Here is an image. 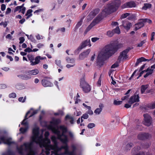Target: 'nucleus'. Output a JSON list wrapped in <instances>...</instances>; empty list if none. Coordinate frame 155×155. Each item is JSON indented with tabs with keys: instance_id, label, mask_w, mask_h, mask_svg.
<instances>
[{
	"instance_id": "1",
	"label": "nucleus",
	"mask_w": 155,
	"mask_h": 155,
	"mask_svg": "<svg viewBox=\"0 0 155 155\" xmlns=\"http://www.w3.org/2000/svg\"><path fill=\"white\" fill-rule=\"evenodd\" d=\"M123 47V45L114 41L106 45L104 52L99 53L97 59V65L102 67L104 63L107 58H109L114 54L118 50Z\"/></svg>"
},
{
	"instance_id": "2",
	"label": "nucleus",
	"mask_w": 155,
	"mask_h": 155,
	"mask_svg": "<svg viewBox=\"0 0 155 155\" xmlns=\"http://www.w3.org/2000/svg\"><path fill=\"white\" fill-rule=\"evenodd\" d=\"M120 5L121 1L120 0H115L111 3L107 4L106 7L90 24V26L92 28L98 24L104 18L115 12L118 9Z\"/></svg>"
},
{
	"instance_id": "3",
	"label": "nucleus",
	"mask_w": 155,
	"mask_h": 155,
	"mask_svg": "<svg viewBox=\"0 0 155 155\" xmlns=\"http://www.w3.org/2000/svg\"><path fill=\"white\" fill-rule=\"evenodd\" d=\"M85 77L84 76L80 80V86L83 91L86 93L89 92L91 90L90 85L85 81Z\"/></svg>"
},
{
	"instance_id": "4",
	"label": "nucleus",
	"mask_w": 155,
	"mask_h": 155,
	"mask_svg": "<svg viewBox=\"0 0 155 155\" xmlns=\"http://www.w3.org/2000/svg\"><path fill=\"white\" fill-rule=\"evenodd\" d=\"M140 149L141 147L139 146L134 147L132 150V155H152L149 152L146 153L143 151L138 152Z\"/></svg>"
},
{
	"instance_id": "5",
	"label": "nucleus",
	"mask_w": 155,
	"mask_h": 155,
	"mask_svg": "<svg viewBox=\"0 0 155 155\" xmlns=\"http://www.w3.org/2000/svg\"><path fill=\"white\" fill-rule=\"evenodd\" d=\"M32 133L33 135L31 137L32 141L36 143H38V141L39 140L38 137L39 128L37 127L34 128L32 130Z\"/></svg>"
},
{
	"instance_id": "6",
	"label": "nucleus",
	"mask_w": 155,
	"mask_h": 155,
	"mask_svg": "<svg viewBox=\"0 0 155 155\" xmlns=\"http://www.w3.org/2000/svg\"><path fill=\"white\" fill-rule=\"evenodd\" d=\"M131 49V48L129 47L120 53V55L117 58V61L119 62H120L122 60H123L128 58L127 54Z\"/></svg>"
},
{
	"instance_id": "7",
	"label": "nucleus",
	"mask_w": 155,
	"mask_h": 155,
	"mask_svg": "<svg viewBox=\"0 0 155 155\" xmlns=\"http://www.w3.org/2000/svg\"><path fill=\"white\" fill-rule=\"evenodd\" d=\"M87 46H89V47L91 46L90 39L86 40L82 42L80 46L75 51V53L78 54L82 49L85 47Z\"/></svg>"
},
{
	"instance_id": "8",
	"label": "nucleus",
	"mask_w": 155,
	"mask_h": 155,
	"mask_svg": "<svg viewBox=\"0 0 155 155\" xmlns=\"http://www.w3.org/2000/svg\"><path fill=\"white\" fill-rule=\"evenodd\" d=\"M151 137V134L149 133L142 132L138 134L137 138L140 140H145L149 139Z\"/></svg>"
},
{
	"instance_id": "9",
	"label": "nucleus",
	"mask_w": 155,
	"mask_h": 155,
	"mask_svg": "<svg viewBox=\"0 0 155 155\" xmlns=\"http://www.w3.org/2000/svg\"><path fill=\"white\" fill-rule=\"evenodd\" d=\"M66 133L62 132L61 134L60 133L58 137V139L62 143H66L68 142V136L65 134Z\"/></svg>"
},
{
	"instance_id": "10",
	"label": "nucleus",
	"mask_w": 155,
	"mask_h": 155,
	"mask_svg": "<svg viewBox=\"0 0 155 155\" xmlns=\"http://www.w3.org/2000/svg\"><path fill=\"white\" fill-rule=\"evenodd\" d=\"M51 79L49 77H45L44 78L41 80V84L44 87H52L53 86V84L49 80Z\"/></svg>"
},
{
	"instance_id": "11",
	"label": "nucleus",
	"mask_w": 155,
	"mask_h": 155,
	"mask_svg": "<svg viewBox=\"0 0 155 155\" xmlns=\"http://www.w3.org/2000/svg\"><path fill=\"white\" fill-rule=\"evenodd\" d=\"M139 101V94H137V92H136L133 96L130 97L128 103L130 104H132L135 102H138Z\"/></svg>"
},
{
	"instance_id": "12",
	"label": "nucleus",
	"mask_w": 155,
	"mask_h": 155,
	"mask_svg": "<svg viewBox=\"0 0 155 155\" xmlns=\"http://www.w3.org/2000/svg\"><path fill=\"white\" fill-rule=\"evenodd\" d=\"M143 116L144 117V124L147 126H149L152 121L151 117L147 114H144Z\"/></svg>"
},
{
	"instance_id": "13",
	"label": "nucleus",
	"mask_w": 155,
	"mask_h": 155,
	"mask_svg": "<svg viewBox=\"0 0 155 155\" xmlns=\"http://www.w3.org/2000/svg\"><path fill=\"white\" fill-rule=\"evenodd\" d=\"M136 4L133 1H130L127 2L121 6L122 9H124L126 8H131L136 7Z\"/></svg>"
},
{
	"instance_id": "14",
	"label": "nucleus",
	"mask_w": 155,
	"mask_h": 155,
	"mask_svg": "<svg viewBox=\"0 0 155 155\" xmlns=\"http://www.w3.org/2000/svg\"><path fill=\"white\" fill-rule=\"evenodd\" d=\"M28 72V70H26L23 72V74H21L18 75H17L18 77L19 78L25 80H28L30 79L31 78L30 75H29Z\"/></svg>"
},
{
	"instance_id": "15",
	"label": "nucleus",
	"mask_w": 155,
	"mask_h": 155,
	"mask_svg": "<svg viewBox=\"0 0 155 155\" xmlns=\"http://www.w3.org/2000/svg\"><path fill=\"white\" fill-rule=\"evenodd\" d=\"M24 4H23L21 6H17L14 9V12H16L19 11V13L21 12L23 14H24L25 13L26 8L24 7Z\"/></svg>"
},
{
	"instance_id": "16",
	"label": "nucleus",
	"mask_w": 155,
	"mask_h": 155,
	"mask_svg": "<svg viewBox=\"0 0 155 155\" xmlns=\"http://www.w3.org/2000/svg\"><path fill=\"white\" fill-rule=\"evenodd\" d=\"M99 8L94 9L89 14V16L91 18H93L100 11Z\"/></svg>"
},
{
	"instance_id": "17",
	"label": "nucleus",
	"mask_w": 155,
	"mask_h": 155,
	"mask_svg": "<svg viewBox=\"0 0 155 155\" xmlns=\"http://www.w3.org/2000/svg\"><path fill=\"white\" fill-rule=\"evenodd\" d=\"M33 142L32 141V142L30 143H25L24 144V145L26 149H29L30 150V152L32 154L31 155H34L35 154V151L31 150V147L33 145Z\"/></svg>"
},
{
	"instance_id": "18",
	"label": "nucleus",
	"mask_w": 155,
	"mask_h": 155,
	"mask_svg": "<svg viewBox=\"0 0 155 155\" xmlns=\"http://www.w3.org/2000/svg\"><path fill=\"white\" fill-rule=\"evenodd\" d=\"M90 51V49H88L86 51L81 53L79 55V58L80 60H83L87 57Z\"/></svg>"
},
{
	"instance_id": "19",
	"label": "nucleus",
	"mask_w": 155,
	"mask_h": 155,
	"mask_svg": "<svg viewBox=\"0 0 155 155\" xmlns=\"http://www.w3.org/2000/svg\"><path fill=\"white\" fill-rule=\"evenodd\" d=\"M140 20L141 21L138 22L137 23L135 24L134 30L135 31L137 30L144 26V23L143 22V19H140Z\"/></svg>"
},
{
	"instance_id": "20",
	"label": "nucleus",
	"mask_w": 155,
	"mask_h": 155,
	"mask_svg": "<svg viewBox=\"0 0 155 155\" xmlns=\"http://www.w3.org/2000/svg\"><path fill=\"white\" fill-rule=\"evenodd\" d=\"M72 151H68L67 155H76L75 151L77 150L76 146L74 144H72L71 145Z\"/></svg>"
},
{
	"instance_id": "21",
	"label": "nucleus",
	"mask_w": 155,
	"mask_h": 155,
	"mask_svg": "<svg viewBox=\"0 0 155 155\" xmlns=\"http://www.w3.org/2000/svg\"><path fill=\"white\" fill-rule=\"evenodd\" d=\"M52 149L53 150V151H51L52 154H54V155H63V153H58L59 151L60 150V149L57 146L54 148H52Z\"/></svg>"
},
{
	"instance_id": "22",
	"label": "nucleus",
	"mask_w": 155,
	"mask_h": 155,
	"mask_svg": "<svg viewBox=\"0 0 155 155\" xmlns=\"http://www.w3.org/2000/svg\"><path fill=\"white\" fill-rule=\"evenodd\" d=\"M39 70L37 69H35L32 70H28V73L29 75L31 76L35 75L38 74L39 73Z\"/></svg>"
},
{
	"instance_id": "23",
	"label": "nucleus",
	"mask_w": 155,
	"mask_h": 155,
	"mask_svg": "<svg viewBox=\"0 0 155 155\" xmlns=\"http://www.w3.org/2000/svg\"><path fill=\"white\" fill-rule=\"evenodd\" d=\"M99 107V108H97L94 111V113L96 114H100L104 107L103 104L101 103L100 104Z\"/></svg>"
},
{
	"instance_id": "24",
	"label": "nucleus",
	"mask_w": 155,
	"mask_h": 155,
	"mask_svg": "<svg viewBox=\"0 0 155 155\" xmlns=\"http://www.w3.org/2000/svg\"><path fill=\"white\" fill-rule=\"evenodd\" d=\"M49 127L50 129H51L53 133L56 134L57 135L58 137L59 134L60 133V131L58 130V129L56 128L52 125H50Z\"/></svg>"
},
{
	"instance_id": "25",
	"label": "nucleus",
	"mask_w": 155,
	"mask_h": 155,
	"mask_svg": "<svg viewBox=\"0 0 155 155\" xmlns=\"http://www.w3.org/2000/svg\"><path fill=\"white\" fill-rule=\"evenodd\" d=\"M40 56H36L35 58L34 59L35 60V61H33V62H32L31 63L30 65L31 66H34L35 65H36L37 64H39L40 62Z\"/></svg>"
},
{
	"instance_id": "26",
	"label": "nucleus",
	"mask_w": 155,
	"mask_h": 155,
	"mask_svg": "<svg viewBox=\"0 0 155 155\" xmlns=\"http://www.w3.org/2000/svg\"><path fill=\"white\" fill-rule=\"evenodd\" d=\"M147 61V59L143 57H141L137 59V61L135 64V66L136 67L139 64V63H140L143 61Z\"/></svg>"
},
{
	"instance_id": "27",
	"label": "nucleus",
	"mask_w": 155,
	"mask_h": 155,
	"mask_svg": "<svg viewBox=\"0 0 155 155\" xmlns=\"http://www.w3.org/2000/svg\"><path fill=\"white\" fill-rule=\"evenodd\" d=\"M68 142L66 143H63L64 145L61 147V148L64 149L65 150L64 154L67 155L69 151V147L68 144Z\"/></svg>"
},
{
	"instance_id": "28",
	"label": "nucleus",
	"mask_w": 155,
	"mask_h": 155,
	"mask_svg": "<svg viewBox=\"0 0 155 155\" xmlns=\"http://www.w3.org/2000/svg\"><path fill=\"white\" fill-rule=\"evenodd\" d=\"M61 122V120L59 119H53L50 122V124L51 125H57Z\"/></svg>"
},
{
	"instance_id": "29",
	"label": "nucleus",
	"mask_w": 155,
	"mask_h": 155,
	"mask_svg": "<svg viewBox=\"0 0 155 155\" xmlns=\"http://www.w3.org/2000/svg\"><path fill=\"white\" fill-rule=\"evenodd\" d=\"M58 128L62 131V132H63V133H67L68 132L67 127L64 125L60 126L58 127Z\"/></svg>"
},
{
	"instance_id": "30",
	"label": "nucleus",
	"mask_w": 155,
	"mask_h": 155,
	"mask_svg": "<svg viewBox=\"0 0 155 155\" xmlns=\"http://www.w3.org/2000/svg\"><path fill=\"white\" fill-rule=\"evenodd\" d=\"M30 111H28L26 113L25 115V118L22 121L21 124L23 125H26L28 124V123L27 122H25V121L27 119L28 117H27L28 115L30 114Z\"/></svg>"
},
{
	"instance_id": "31",
	"label": "nucleus",
	"mask_w": 155,
	"mask_h": 155,
	"mask_svg": "<svg viewBox=\"0 0 155 155\" xmlns=\"http://www.w3.org/2000/svg\"><path fill=\"white\" fill-rule=\"evenodd\" d=\"M148 84L141 85L140 89V92L141 94H143L144 93L145 90L148 88Z\"/></svg>"
},
{
	"instance_id": "32",
	"label": "nucleus",
	"mask_w": 155,
	"mask_h": 155,
	"mask_svg": "<svg viewBox=\"0 0 155 155\" xmlns=\"http://www.w3.org/2000/svg\"><path fill=\"white\" fill-rule=\"evenodd\" d=\"M66 61L68 63H71L73 64H75V60L74 58H71L68 57L66 58Z\"/></svg>"
},
{
	"instance_id": "33",
	"label": "nucleus",
	"mask_w": 155,
	"mask_h": 155,
	"mask_svg": "<svg viewBox=\"0 0 155 155\" xmlns=\"http://www.w3.org/2000/svg\"><path fill=\"white\" fill-rule=\"evenodd\" d=\"M147 106V107L150 109L155 108V101L151 103L148 104Z\"/></svg>"
},
{
	"instance_id": "34",
	"label": "nucleus",
	"mask_w": 155,
	"mask_h": 155,
	"mask_svg": "<svg viewBox=\"0 0 155 155\" xmlns=\"http://www.w3.org/2000/svg\"><path fill=\"white\" fill-rule=\"evenodd\" d=\"M151 7V4L150 3H144V6L142 7V9L146 10L150 8Z\"/></svg>"
},
{
	"instance_id": "35",
	"label": "nucleus",
	"mask_w": 155,
	"mask_h": 155,
	"mask_svg": "<svg viewBox=\"0 0 155 155\" xmlns=\"http://www.w3.org/2000/svg\"><path fill=\"white\" fill-rule=\"evenodd\" d=\"M12 139V138L10 137L6 139L4 143L7 144L8 145H10L12 144L13 143V142L11 141Z\"/></svg>"
},
{
	"instance_id": "36",
	"label": "nucleus",
	"mask_w": 155,
	"mask_h": 155,
	"mask_svg": "<svg viewBox=\"0 0 155 155\" xmlns=\"http://www.w3.org/2000/svg\"><path fill=\"white\" fill-rule=\"evenodd\" d=\"M123 26L124 28H125L127 30H129L130 28V27L131 26V24L129 22H128L126 23V25H125L123 24Z\"/></svg>"
},
{
	"instance_id": "37",
	"label": "nucleus",
	"mask_w": 155,
	"mask_h": 155,
	"mask_svg": "<svg viewBox=\"0 0 155 155\" xmlns=\"http://www.w3.org/2000/svg\"><path fill=\"white\" fill-rule=\"evenodd\" d=\"M82 20L81 19L76 24L75 27L74 28V31H75L77 30L78 28L82 25Z\"/></svg>"
},
{
	"instance_id": "38",
	"label": "nucleus",
	"mask_w": 155,
	"mask_h": 155,
	"mask_svg": "<svg viewBox=\"0 0 155 155\" xmlns=\"http://www.w3.org/2000/svg\"><path fill=\"white\" fill-rule=\"evenodd\" d=\"M27 57L29 61H30V63H31L32 62H33V61L34 60L35 57L34 56L31 54H28L27 55Z\"/></svg>"
},
{
	"instance_id": "39",
	"label": "nucleus",
	"mask_w": 155,
	"mask_h": 155,
	"mask_svg": "<svg viewBox=\"0 0 155 155\" xmlns=\"http://www.w3.org/2000/svg\"><path fill=\"white\" fill-rule=\"evenodd\" d=\"M133 146V143H129L126 145L125 147V149L127 150H130Z\"/></svg>"
},
{
	"instance_id": "40",
	"label": "nucleus",
	"mask_w": 155,
	"mask_h": 155,
	"mask_svg": "<svg viewBox=\"0 0 155 155\" xmlns=\"http://www.w3.org/2000/svg\"><path fill=\"white\" fill-rule=\"evenodd\" d=\"M153 70L149 68V71L147 72V73L144 76V77L146 78L150 75L152 74L153 72Z\"/></svg>"
},
{
	"instance_id": "41",
	"label": "nucleus",
	"mask_w": 155,
	"mask_h": 155,
	"mask_svg": "<svg viewBox=\"0 0 155 155\" xmlns=\"http://www.w3.org/2000/svg\"><path fill=\"white\" fill-rule=\"evenodd\" d=\"M55 64L58 66L60 68H63V67L61 64V61L60 60H56L55 61Z\"/></svg>"
},
{
	"instance_id": "42",
	"label": "nucleus",
	"mask_w": 155,
	"mask_h": 155,
	"mask_svg": "<svg viewBox=\"0 0 155 155\" xmlns=\"http://www.w3.org/2000/svg\"><path fill=\"white\" fill-rule=\"evenodd\" d=\"M114 34L113 30L112 31H108L107 32V35L109 37H111Z\"/></svg>"
},
{
	"instance_id": "43",
	"label": "nucleus",
	"mask_w": 155,
	"mask_h": 155,
	"mask_svg": "<svg viewBox=\"0 0 155 155\" xmlns=\"http://www.w3.org/2000/svg\"><path fill=\"white\" fill-rule=\"evenodd\" d=\"M113 31L114 34L117 33V34H119L120 33V28L118 26L117 27L113 29Z\"/></svg>"
},
{
	"instance_id": "44",
	"label": "nucleus",
	"mask_w": 155,
	"mask_h": 155,
	"mask_svg": "<svg viewBox=\"0 0 155 155\" xmlns=\"http://www.w3.org/2000/svg\"><path fill=\"white\" fill-rule=\"evenodd\" d=\"M122 103V101H117L114 100V101L113 104L115 105H118L121 104Z\"/></svg>"
},
{
	"instance_id": "45",
	"label": "nucleus",
	"mask_w": 155,
	"mask_h": 155,
	"mask_svg": "<svg viewBox=\"0 0 155 155\" xmlns=\"http://www.w3.org/2000/svg\"><path fill=\"white\" fill-rule=\"evenodd\" d=\"M6 139L5 136L3 135L0 136V144L1 143V141L4 143Z\"/></svg>"
},
{
	"instance_id": "46",
	"label": "nucleus",
	"mask_w": 155,
	"mask_h": 155,
	"mask_svg": "<svg viewBox=\"0 0 155 155\" xmlns=\"http://www.w3.org/2000/svg\"><path fill=\"white\" fill-rule=\"evenodd\" d=\"M51 139L52 141L54 142L55 144H57V138L55 136H52Z\"/></svg>"
},
{
	"instance_id": "47",
	"label": "nucleus",
	"mask_w": 155,
	"mask_h": 155,
	"mask_svg": "<svg viewBox=\"0 0 155 155\" xmlns=\"http://www.w3.org/2000/svg\"><path fill=\"white\" fill-rule=\"evenodd\" d=\"M129 15L130 13H128L123 14L121 15L120 18L122 19L124 18L129 16Z\"/></svg>"
},
{
	"instance_id": "48",
	"label": "nucleus",
	"mask_w": 155,
	"mask_h": 155,
	"mask_svg": "<svg viewBox=\"0 0 155 155\" xmlns=\"http://www.w3.org/2000/svg\"><path fill=\"white\" fill-rule=\"evenodd\" d=\"M146 42V40H143V41H142L140 43L137 44V46L139 47H141Z\"/></svg>"
},
{
	"instance_id": "49",
	"label": "nucleus",
	"mask_w": 155,
	"mask_h": 155,
	"mask_svg": "<svg viewBox=\"0 0 155 155\" xmlns=\"http://www.w3.org/2000/svg\"><path fill=\"white\" fill-rule=\"evenodd\" d=\"M95 126V124L93 123H89L87 125V127L91 129Z\"/></svg>"
},
{
	"instance_id": "50",
	"label": "nucleus",
	"mask_w": 155,
	"mask_h": 155,
	"mask_svg": "<svg viewBox=\"0 0 155 155\" xmlns=\"http://www.w3.org/2000/svg\"><path fill=\"white\" fill-rule=\"evenodd\" d=\"M9 97L10 98H14L16 97V94L15 93H12L9 95Z\"/></svg>"
},
{
	"instance_id": "51",
	"label": "nucleus",
	"mask_w": 155,
	"mask_h": 155,
	"mask_svg": "<svg viewBox=\"0 0 155 155\" xmlns=\"http://www.w3.org/2000/svg\"><path fill=\"white\" fill-rule=\"evenodd\" d=\"M119 64L118 63L116 62L113 64L111 66V68H114L118 66H119Z\"/></svg>"
},
{
	"instance_id": "52",
	"label": "nucleus",
	"mask_w": 155,
	"mask_h": 155,
	"mask_svg": "<svg viewBox=\"0 0 155 155\" xmlns=\"http://www.w3.org/2000/svg\"><path fill=\"white\" fill-rule=\"evenodd\" d=\"M3 155H14L13 153L10 150H8L6 153H4Z\"/></svg>"
},
{
	"instance_id": "53",
	"label": "nucleus",
	"mask_w": 155,
	"mask_h": 155,
	"mask_svg": "<svg viewBox=\"0 0 155 155\" xmlns=\"http://www.w3.org/2000/svg\"><path fill=\"white\" fill-rule=\"evenodd\" d=\"M143 22L144 23L147 22L149 24H150L152 23V21L150 19H149L147 18L143 19Z\"/></svg>"
},
{
	"instance_id": "54",
	"label": "nucleus",
	"mask_w": 155,
	"mask_h": 155,
	"mask_svg": "<svg viewBox=\"0 0 155 155\" xmlns=\"http://www.w3.org/2000/svg\"><path fill=\"white\" fill-rule=\"evenodd\" d=\"M27 130L26 128H24L23 127H21L20 129V131L22 133L24 134L25 132Z\"/></svg>"
},
{
	"instance_id": "55",
	"label": "nucleus",
	"mask_w": 155,
	"mask_h": 155,
	"mask_svg": "<svg viewBox=\"0 0 155 155\" xmlns=\"http://www.w3.org/2000/svg\"><path fill=\"white\" fill-rule=\"evenodd\" d=\"M17 150L19 153L20 154H22L23 153V149L21 147H18Z\"/></svg>"
},
{
	"instance_id": "56",
	"label": "nucleus",
	"mask_w": 155,
	"mask_h": 155,
	"mask_svg": "<svg viewBox=\"0 0 155 155\" xmlns=\"http://www.w3.org/2000/svg\"><path fill=\"white\" fill-rule=\"evenodd\" d=\"M87 109H88V110L87 112V113L90 115H92L93 114V112L91 109V107H90V108H88Z\"/></svg>"
},
{
	"instance_id": "57",
	"label": "nucleus",
	"mask_w": 155,
	"mask_h": 155,
	"mask_svg": "<svg viewBox=\"0 0 155 155\" xmlns=\"http://www.w3.org/2000/svg\"><path fill=\"white\" fill-rule=\"evenodd\" d=\"M26 99V97H25L23 99V97H20L18 98V101L20 102H24L25 101Z\"/></svg>"
},
{
	"instance_id": "58",
	"label": "nucleus",
	"mask_w": 155,
	"mask_h": 155,
	"mask_svg": "<svg viewBox=\"0 0 155 155\" xmlns=\"http://www.w3.org/2000/svg\"><path fill=\"white\" fill-rule=\"evenodd\" d=\"M92 27L89 25L86 28L85 31H84V33L86 34L87 32L89 31L91 28Z\"/></svg>"
},
{
	"instance_id": "59",
	"label": "nucleus",
	"mask_w": 155,
	"mask_h": 155,
	"mask_svg": "<svg viewBox=\"0 0 155 155\" xmlns=\"http://www.w3.org/2000/svg\"><path fill=\"white\" fill-rule=\"evenodd\" d=\"M19 39L20 41L19 43L22 44L24 41L25 39L24 37H21L19 38Z\"/></svg>"
},
{
	"instance_id": "60",
	"label": "nucleus",
	"mask_w": 155,
	"mask_h": 155,
	"mask_svg": "<svg viewBox=\"0 0 155 155\" xmlns=\"http://www.w3.org/2000/svg\"><path fill=\"white\" fill-rule=\"evenodd\" d=\"M38 110H34L33 112L31 114L30 116L28 117V118L32 117L34 115L37 114L38 113Z\"/></svg>"
},
{
	"instance_id": "61",
	"label": "nucleus",
	"mask_w": 155,
	"mask_h": 155,
	"mask_svg": "<svg viewBox=\"0 0 155 155\" xmlns=\"http://www.w3.org/2000/svg\"><path fill=\"white\" fill-rule=\"evenodd\" d=\"M43 11V8L39 9H38V10H37L35 11L34 12V14L37 13V15H38L39 14H38L39 12H42Z\"/></svg>"
},
{
	"instance_id": "62",
	"label": "nucleus",
	"mask_w": 155,
	"mask_h": 155,
	"mask_svg": "<svg viewBox=\"0 0 155 155\" xmlns=\"http://www.w3.org/2000/svg\"><path fill=\"white\" fill-rule=\"evenodd\" d=\"M99 39V38L97 37H94L92 38L91 39V40L93 42H95L96 41L98 40Z\"/></svg>"
},
{
	"instance_id": "63",
	"label": "nucleus",
	"mask_w": 155,
	"mask_h": 155,
	"mask_svg": "<svg viewBox=\"0 0 155 155\" xmlns=\"http://www.w3.org/2000/svg\"><path fill=\"white\" fill-rule=\"evenodd\" d=\"M81 117L84 119H87L88 117V115L87 114L85 113Z\"/></svg>"
},
{
	"instance_id": "64",
	"label": "nucleus",
	"mask_w": 155,
	"mask_h": 155,
	"mask_svg": "<svg viewBox=\"0 0 155 155\" xmlns=\"http://www.w3.org/2000/svg\"><path fill=\"white\" fill-rule=\"evenodd\" d=\"M135 18V16L133 15L129 16L127 18V19L130 20H133Z\"/></svg>"
}]
</instances>
